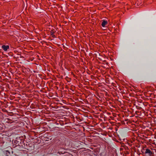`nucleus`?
<instances>
[{
  "mask_svg": "<svg viewBox=\"0 0 156 156\" xmlns=\"http://www.w3.org/2000/svg\"><path fill=\"white\" fill-rule=\"evenodd\" d=\"M147 156H154V152L151 148L149 149L147 148Z\"/></svg>",
  "mask_w": 156,
  "mask_h": 156,
  "instance_id": "nucleus-1",
  "label": "nucleus"
},
{
  "mask_svg": "<svg viewBox=\"0 0 156 156\" xmlns=\"http://www.w3.org/2000/svg\"><path fill=\"white\" fill-rule=\"evenodd\" d=\"M153 137H147V145H148L150 144H152Z\"/></svg>",
  "mask_w": 156,
  "mask_h": 156,
  "instance_id": "nucleus-2",
  "label": "nucleus"
},
{
  "mask_svg": "<svg viewBox=\"0 0 156 156\" xmlns=\"http://www.w3.org/2000/svg\"><path fill=\"white\" fill-rule=\"evenodd\" d=\"M148 119V121H147V127L149 129H150V125H151V123L150 122H151L150 121V120H151V118L150 117H148L147 118V119Z\"/></svg>",
  "mask_w": 156,
  "mask_h": 156,
  "instance_id": "nucleus-3",
  "label": "nucleus"
},
{
  "mask_svg": "<svg viewBox=\"0 0 156 156\" xmlns=\"http://www.w3.org/2000/svg\"><path fill=\"white\" fill-rule=\"evenodd\" d=\"M2 48L4 51H6L8 49H9V46L8 45L5 46L3 45L2 46Z\"/></svg>",
  "mask_w": 156,
  "mask_h": 156,
  "instance_id": "nucleus-4",
  "label": "nucleus"
},
{
  "mask_svg": "<svg viewBox=\"0 0 156 156\" xmlns=\"http://www.w3.org/2000/svg\"><path fill=\"white\" fill-rule=\"evenodd\" d=\"M147 136H148L151 135L152 134V132L151 131L148 130V129H147Z\"/></svg>",
  "mask_w": 156,
  "mask_h": 156,
  "instance_id": "nucleus-5",
  "label": "nucleus"
},
{
  "mask_svg": "<svg viewBox=\"0 0 156 156\" xmlns=\"http://www.w3.org/2000/svg\"><path fill=\"white\" fill-rule=\"evenodd\" d=\"M106 24H107V21L104 20H103V22L102 23V26L104 27Z\"/></svg>",
  "mask_w": 156,
  "mask_h": 156,
  "instance_id": "nucleus-6",
  "label": "nucleus"
},
{
  "mask_svg": "<svg viewBox=\"0 0 156 156\" xmlns=\"http://www.w3.org/2000/svg\"><path fill=\"white\" fill-rule=\"evenodd\" d=\"M145 138L146 137L144 136H143V137L142 138V140H141L142 144H146Z\"/></svg>",
  "mask_w": 156,
  "mask_h": 156,
  "instance_id": "nucleus-7",
  "label": "nucleus"
},
{
  "mask_svg": "<svg viewBox=\"0 0 156 156\" xmlns=\"http://www.w3.org/2000/svg\"><path fill=\"white\" fill-rule=\"evenodd\" d=\"M142 152L143 153H145V154L146 153V149L145 147H143V149Z\"/></svg>",
  "mask_w": 156,
  "mask_h": 156,
  "instance_id": "nucleus-8",
  "label": "nucleus"
},
{
  "mask_svg": "<svg viewBox=\"0 0 156 156\" xmlns=\"http://www.w3.org/2000/svg\"><path fill=\"white\" fill-rule=\"evenodd\" d=\"M54 34V32H51V35H53Z\"/></svg>",
  "mask_w": 156,
  "mask_h": 156,
  "instance_id": "nucleus-9",
  "label": "nucleus"
},
{
  "mask_svg": "<svg viewBox=\"0 0 156 156\" xmlns=\"http://www.w3.org/2000/svg\"><path fill=\"white\" fill-rule=\"evenodd\" d=\"M6 152H7V153H9V154H10V152H9V151H6Z\"/></svg>",
  "mask_w": 156,
  "mask_h": 156,
  "instance_id": "nucleus-10",
  "label": "nucleus"
},
{
  "mask_svg": "<svg viewBox=\"0 0 156 156\" xmlns=\"http://www.w3.org/2000/svg\"><path fill=\"white\" fill-rule=\"evenodd\" d=\"M52 35V36L53 37H54V35Z\"/></svg>",
  "mask_w": 156,
  "mask_h": 156,
  "instance_id": "nucleus-11",
  "label": "nucleus"
},
{
  "mask_svg": "<svg viewBox=\"0 0 156 156\" xmlns=\"http://www.w3.org/2000/svg\"><path fill=\"white\" fill-rule=\"evenodd\" d=\"M143 127H144V128H145V126H143Z\"/></svg>",
  "mask_w": 156,
  "mask_h": 156,
  "instance_id": "nucleus-12",
  "label": "nucleus"
},
{
  "mask_svg": "<svg viewBox=\"0 0 156 156\" xmlns=\"http://www.w3.org/2000/svg\"><path fill=\"white\" fill-rule=\"evenodd\" d=\"M149 105V106H150V105H147H147Z\"/></svg>",
  "mask_w": 156,
  "mask_h": 156,
  "instance_id": "nucleus-13",
  "label": "nucleus"
},
{
  "mask_svg": "<svg viewBox=\"0 0 156 156\" xmlns=\"http://www.w3.org/2000/svg\"><path fill=\"white\" fill-rule=\"evenodd\" d=\"M147 97H148V95H147Z\"/></svg>",
  "mask_w": 156,
  "mask_h": 156,
  "instance_id": "nucleus-14",
  "label": "nucleus"
},
{
  "mask_svg": "<svg viewBox=\"0 0 156 156\" xmlns=\"http://www.w3.org/2000/svg\"><path fill=\"white\" fill-rule=\"evenodd\" d=\"M7 156H8V154H7Z\"/></svg>",
  "mask_w": 156,
  "mask_h": 156,
  "instance_id": "nucleus-15",
  "label": "nucleus"
},
{
  "mask_svg": "<svg viewBox=\"0 0 156 156\" xmlns=\"http://www.w3.org/2000/svg\"><path fill=\"white\" fill-rule=\"evenodd\" d=\"M0 88H1V86H0Z\"/></svg>",
  "mask_w": 156,
  "mask_h": 156,
  "instance_id": "nucleus-16",
  "label": "nucleus"
}]
</instances>
